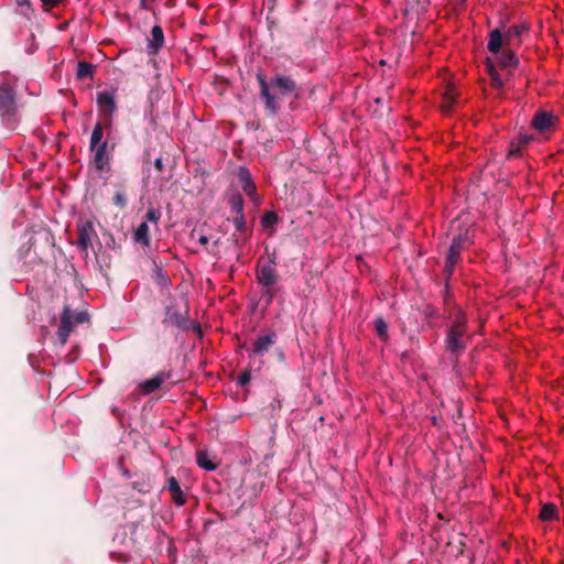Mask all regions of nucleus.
I'll list each match as a JSON object with an SVG mask.
<instances>
[{
    "mask_svg": "<svg viewBox=\"0 0 564 564\" xmlns=\"http://www.w3.org/2000/svg\"><path fill=\"white\" fill-rule=\"evenodd\" d=\"M495 59L487 57L486 64L490 76L491 85L496 89H501L505 85L503 79L497 70V66L502 69H514L519 65V59L512 50V46H503L498 54H494Z\"/></svg>",
    "mask_w": 564,
    "mask_h": 564,
    "instance_id": "1",
    "label": "nucleus"
},
{
    "mask_svg": "<svg viewBox=\"0 0 564 564\" xmlns=\"http://www.w3.org/2000/svg\"><path fill=\"white\" fill-rule=\"evenodd\" d=\"M256 278L258 283L264 289L263 295L267 296L268 303L272 302L275 295L273 286L279 280L274 253L259 258Z\"/></svg>",
    "mask_w": 564,
    "mask_h": 564,
    "instance_id": "2",
    "label": "nucleus"
},
{
    "mask_svg": "<svg viewBox=\"0 0 564 564\" xmlns=\"http://www.w3.org/2000/svg\"><path fill=\"white\" fill-rule=\"evenodd\" d=\"M525 32H528V26L524 24L512 25L505 34L495 29L488 35L487 48L491 54H498L503 46L518 47L521 45V36Z\"/></svg>",
    "mask_w": 564,
    "mask_h": 564,
    "instance_id": "3",
    "label": "nucleus"
},
{
    "mask_svg": "<svg viewBox=\"0 0 564 564\" xmlns=\"http://www.w3.org/2000/svg\"><path fill=\"white\" fill-rule=\"evenodd\" d=\"M467 330V318L466 315L458 311L446 337L447 349L453 354L462 352L469 340V336L466 333Z\"/></svg>",
    "mask_w": 564,
    "mask_h": 564,
    "instance_id": "4",
    "label": "nucleus"
},
{
    "mask_svg": "<svg viewBox=\"0 0 564 564\" xmlns=\"http://www.w3.org/2000/svg\"><path fill=\"white\" fill-rule=\"evenodd\" d=\"M561 123L560 117L553 111L538 109L530 122V127L542 139L550 140Z\"/></svg>",
    "mask_w": 564,
    "mask_h": 564,
    "instance_id": "5",
    "label": "nucleus"
},
{
    "mask_svg": "<svg viewBox=\"0 0 564 564\" xmlns=\"http://www.w3.org/2000/svg\"><path fill=\"white\" fill-rule=\"evenodd\" d=\"M89 316L86 312H74L69 307H64L61 314V324L57 329V337L61 345H65L74 328L88 322Z\"/></svg>",
    "mask_w": 564,
    "mask_h": 564,
    "instance_id": "6",
    "label": "nucleus"
},
{
    "mask_svg": "<svg viewBox=\"0 0 564 564\" xmlns=\"http://www.w3.org/2000/svg\"><path fill=\"white\" fill-rule=\"evenodd\" d=\"M17 115L15 94L9 85L0 86V117L7 122H14Z\"/></svg>",
    "mask_w": 564,
    "mask_h": 564,
    "instance_id": "7",
    "label": "nucleus"
},
{
    "mask_svg": "<svg viewBox=\"0 0 564 564\" xmlns=\"http://www.w3.org/2000/svg\"><path fill=\"white\" fill-rule=\"evenodd\" d=\"M95 238H97V232L93 221L90 219H79L77 224V247L79 250L87 253Z\"/></svg>",
    "mask_w": 564,
    "mask_h": 564,
    "instance_id": "8",
    "label": "nucleus"
},
{
    "mask_svg": "<svg viewBox=\"0 0 564 564\" xmlns=\"http://www.w3.org/2000/svg\"><path fill=\"white\" fill-rule=\"evenodd\" d=\"M237 175L245 194L251 199V202L254 205H259L261 203V198L257 193V186L253 182L250 171L245 166H240L238 169Z\"/></svg>",
    "mask_w": 564,
    "mask_h": 564,
    "instance_id": "9",
    "label": "nucleus"
},
{
    "mask_svg": "<svg viewBox=\"0 0 564 564\" xmlns=\"http://www.w3.org/2000/svg\"><path fill=\"white\" fill-rule=\"evenodd\" d=\"M465 242L466 240L462 236L454 238L452 241L445 263V272L447 276L453 274L454 268L459 261L460 252L465 247Z\"/></svg>",
    "mask_w": 564,
    "mask_h": 564,
    "instance_id": "10",
    "label": "nucleus"
},
{
    "mask_svg": "<svg viewBox=\"0 0 564 564\" xmlns=\"http://www.w3.org/2000/svg\"><path fill=\"white\" fill-rule=\"evenodd\" d=\"M97 105H98L99 110L104 115L108 116L110 119L112 113L116 110V107H117L116 106V90L111 89V90L99 91L97 94Z\"/></svg>",
    "mask_w": 564,
    "mask_h": 564,
    "instance_id": "11",
    "label": "nucleus"
},
{
    "mask_svg": "<svg viewBox=\"0 0 564 564\" xmlns=\"http://www.w3.org/2000/svg\"><path fill=\"white\" fill-rule=\"evenodd\" d=\"M169 379H171L170 371H160L153 378L140 382L138 389L142 394L147 395L156 391Z\"/></svg>",
    "mask_w": 564,
    "mask_h": 564,
    "instance_id": "12",
    "label": "nucleus"
},
{
    "mask_svg": "<svg viewBox=\"0 0 564 564\" xmlns=\"http://www.w3.org/2000/svg\"><path fill=\"white\" fill-rule=\"evenodd\" d=\"M90 150L94 152L95 167L100 172L107 170L110 161L108 143L104 141L102 144L96 145V148H90Z\"/></svg>",
    "mask_w": 564,
    "mask_h": 564,
    "instance_id": "13",
    "label": "nucleus"
},
{
    "mask_svg": "<svg viewBox=\"0 0 564 564\" xmlns=\"http://www.w3.org/2000/svg\"><path fill=\"white\" fill-rule=\"evenodd\" d=\"M257 78L259 82L261 95L265 100L267 108L275 112L279 109L278 97L270 93L269 84L262 74H259Z\"/></svg>",
    "mask_w": 564,
    "mask_h": 564,
    "instance_id": "14",
    "label": "nucleus"
},
{
    "mask_svg": "<svg viewBox=\"0 0 564 564\" xmlns=\"http://www.w3.org/2000/svg\"><path fill=\"white\" fill-rule=\"evenodd\" d=\"M164 44V33L160 25H154L151 30V37L148 42V52L158 54Z\"/></svg>",
    "mask_w": 564,
    "mask_h": 564,
    "instance_id": "15",
    "label": "nucleus"
},
{
    "mask_svg": "<svg viewBox=\"0 0 564 564\" xmlns=\"http://www.w3.org/2000/svg\"><path fill=\"white\" fill-rule=\"evenodd\" d=\"M457 91L456 88L448 84L445 88V91L442 97V102L440 105V108L443 113L447 115L452 111L456 100H457Z\"/></svg>",
    "mask_w": 564,
    "mask_h": 564,
    "instance_id": "16",
    "label": "nucleus"
},
{
    "mask_svg": "<svg viewBox=\"0 0 564 564\" xmlns=\"http://www.w3.org/2000/svg\"><path fill=\"white\" fill-rule=\"evenodd\" d=\"M167 489L171 494V498L174 501V503L178 507L184 506L186 502L185 496L183 494V490L181 489V486L175 477H170L167 479Z\"/></svg>",
    "mask_w": 564,
    "mask_h": 564,
    "instance_id": "17",
    "label": "nucleus"
},
{
    "mask_svg": "<svg viewBox=\"0 0 564 564\" xmlns=\"http://www.w3.org/2000/svg\"><path fill=\"white\" fill-rule=\"evenodd\" d=\"M275 335L273 333L267 334L264 336H260L254 343L252 351L257 355H262L268 351L269 348L274 343Z\"/></svg>",
    "mask_w": 564,
    "mask_h": 564,
    "instance_id": "18",
    "label": "nucleus"
},
{
    "mask_svg": "<svg viewBox=\"0 0 564 564\" xmlns=\"http://www.w3.org/2000/svg\"><path fill=\"white\" fill-rule=\"evenodd\" d=\"M196 463L202 469L207 471H213L218 467V463H215L206 451H198L196 453Z\"/></svg>",
    "mask_w": 564,
    "mask_h": 564,
    "instance_id": "19",
    "label": "nucleus"
},
{
    "mask_svg": "<svg viewBox=\"0 0 564 564\" xmlns=\"http://www.w3.org/2000/svg\"><path fill=\"white\" fill-rule=\"evenodd\" d=\"M272 85L276 87L281 94H288L295 89V83L290 77L285 76H276L272 80Z\"/></svg>",
    "mask_w": 564,
    "mask_h": 564,
    "instance_id": "20",
    "label": "nucleus"
},
{
    "mask_svg": "<svg viewBox=\"0 0 564 564\" xmlns=\"http://www.w3.org/2000/svg\"><path fill=\"white\" fill-rule=\"evenodd\" d=\"M229 205L235 215L243 214L245 200L240 193L236 192L230 195Z\"/></svg>",
    "mask_w": 564,
    "mask_h": 564,
    "instance_id": "21",
    "label": "nucleus"
},
{
    "mask_svg": "<svg viewBox=\"0 0 564 564\" xmlns=\"http://www.w3.org/2000/svg\"><path fill=\"white\" fill-rule=\"evenodd\" d=\"M539 518L542 521H553L557 518V508L553 503H545L540 510Z\"/></svg>",
    "mask_w": 564,
    "mask_h": 564,
    "instance_id": "22",
    "label": "nucleus"
},
{
    "mask_svg": "<svg viewBox=\"0 0 564 564\" xmlns=\"http://www.w3.org/2000/svg\"><path fill=\"white\" fill-rule=\"evenodd\" d=\"M134 239L135 241L149 246L150 239H149V226L147 221L140 224L138 228L134 231Z\"/></svg>",
    "mask_w": 564,
    "mask_h": 564,
    "instance_id": "23",
    "label": "nucleus"
},
{
    "mask_svg": "<svg viewBox=\"0 0 564 564\" xmlns=\"http://www.w3.org/2000/svg\"><path fill=\"white\" fill-rule=\"evenodd\" d=\"M104 129L101 123H96L91 137H90V148H96V145L102 144Z\"/></svg>",
    "mask_w": 564,
    "mask_h": 564,
    "instance_id": "24",
    "label": "nucleus"
},
{
    "mask_svg": "<svg viewBox=\"0 0 564 564\" xmlns=\"http://www.w3.org/2000/svg\"><path fill=\"white\" fill-rule=\"evenodd\" d=\"M375 328H376L377 335L380 337V339L383 341H388V339H389L388 326L382 317L376 318Z\"/></svg>",
    "mask_w": 564,
    "mask_h": 564,
    "instance_id": "25",
    "label": "nucleus"
},
{
    "mask_svg": "<svg viewBox=\"0 0 564 564\" xmlns=\"http://www.w3.org/2000/svg\"><path fill=\"white\" fill-rule=\"evenodd\" d=\"M94 74V66L87 62H79L77 66V76L79 78L91 77Z\"/></svg>",
    "mask_w": 564,
    "mask_h": 564,
    "instance_id": "26",
    "label": "nucleus"
},
{
    "mask_svg": "<svg viewBox=\"0 0 564 564\" xmlns=\"http://www.w3.org/2000/svg\"><path fill=\"white\" fill-rule=\"evenodd\" d=\"M522 150H523V148L517 141L511 142L509 152H508V158L520 156L522 153Z\"/></svg>",
    "mask_w": 564,
    "mask_h": 564,
    "instance_id": "27",
    "label": "nucleus"
},
{
    "mask_svg": "<svg viewBox=\"0 0 564 564\" xmlns=\"http://www.w3.org/2000/svg\"><path fill=\"white\" fill-rule=\"evenodd\" d=\"M161 217V213L154 208H149L145 215L147 221L158 224Z\"/></svg>",
    "mask_w": 564,
    "mask_h": 564,
    "instance_id": "28",
    "label": "nucleus"
},
{
    "mask_svg": "<svg viewBox=\"0 0 564 564\" xmlns=\"http://www.w3.org/2000/svg\"><path fill=\"white\" fill-rule=\"evenodd\" d=\"M251 380V371L249 369H246L238 376V384L241 387L247 386Z\"/></svg>",
    "mask_w": 564,
    "mask_h": 564,
    "instance_id": "29",
    "label": "nucleus"
},
{
    "mask_svg": "<svg viewBox=\"0 0 564 564\" xmlns=\"http://www.w3.org/2000/svg\"><path fill=\"white\" fill-rule=\"evenodd\" d=\"M534 141V137L528 133L520 134L517 142L525 149L530 143Z\"/></svg>",
    "mask_w": 564,
    "mask_h": 564,
    "instance_id": "30",
    "label": "nucleus"
},
{
    "mask_svg": "<svg viewBox=\"0 0 564 564\" xmlns=\"http://www.w3.org/2000/svg\"><path fill=\"white\" fill-rule=\"evenodd\" d=\"M234 224H235V227L237 228V230L242 231L246 226L245 215L243 214L236 215V217L234 219Z\"/></svg>",
    "mask_w": 564,
    "mask_h": 564,
    "instance_id": "31",
    "label": "nucleus"
},
{
    "mask_svg": "<svg viewBox=\"0 0 564 564\" xmlns=\"http://www.w3.org/2000/svg\"><path fill=\"white\" fill-rule=\"evenodd\" d=\"M45 10L58 7L63 0H41Z\"/></svg>",
    "mask_w": 564,
    "mask_h": 564,
    "instance_id": "32",
    "label": "nucleus"
},
{
    "mask_svg": "<svg viewBox=\"0 0 564 564\" xmlns=\"http://www.w3.org/2000/svg\"><path fill=\"white\" fill-rule=\"evenodd\" d=\"M154 1L155 0H140V3L143 9L150 10Z\"/></svg>",
    "mask_w": 564,
    "mask_h": 564,
    "instance_id": "33",
    "label": "nucleus"
},
{
    "mask_svg": "<svg viewBox=\"0 0 564 564\" xmlns=\"http://www.w3.org/2000/svg\"><path fill=\"white\" fill-rule=\"evenodd\" d=\"M275 219H276V216L273 213H268L263 217V221H265V223L275 221Z\"/></svg>",
    "mask_w": 564,
    "mask_h": 564,
    "instance_id": "34",
    "label": "nucleus"
},
{
    "mask_svg": "<svg viewBox=\"0 0 564 564\" xmlns=\"http://www.w3.org/2000/svg\"><path fill=\"white\" fill-rule=\"evenodd\" d=\"M115 202L117 205L123 206L124 205V198L121 194H117L115 196Z\"/></svg>",
    "mask_w": 564,
    "mask_h": 564,
    "instance_id": "35",
    "label": "nucleus"
},
{
    "mask_svg": "<svg viewBox=\"0 0 564 564\" xmlns=\"http://www.w3.org/2000/svg\"><path fill=\"white\" fill-rule=\"evenodd\" d=\"M154 165L155 167L159 170V171H162L163 170V162H162V159H156L155 162H154Z\"/></svg>",
    "mask_w": 564,
    "mask_h": 564,
    "instance_id": "36",
    "label": "nucleus"
},
{
    "mask_svg": "<svg viewBox=\"0 0 564 564\" xmlns=\"http://www.w3.org/2000/svg\"><path fill=\"white\" fill-rule=\"evenodd\" d=\"M17 4L20 6V7H22V6L30 7L31 2H30V0H17Z\"/></svg>",
    "mask_w": 564,
    "mask_h": 564,
    "instance_id": "37",
    "label": "nucleus"
},
{
    "mask_svg": "<svg viewBox=\"0 0 564 564\" xmlns=\"http://www.w3.org/2000/svg\"><path fill=\"white\" fill-rule=\"evenodd\" d=\"M198 240L204 246L208 243V238L206 236H200Z\"/></svg>",
    "mask_w": 564,
    "mask_h": 564,
    "instance_id": "38",
    "label": "nucleus"
}]
</instances>
